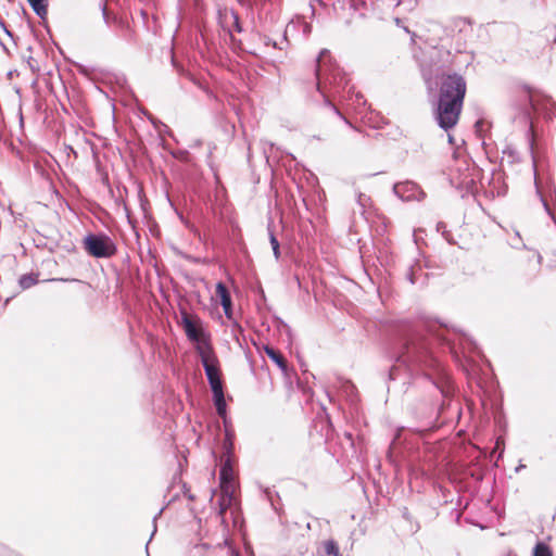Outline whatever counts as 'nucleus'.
Instances as JSON below:
<instances>
[{
	"instance_id": "f257e3e1",
	"label": "nucleus",
	"mask_w": 556,
	"mask_h": 556,
	"mask_svg": "<svg viewBox=\"0 0 556 556\" xmlns=\"http://www.w3.org/2000/svg\"><path fill=\"white\" fill-rule=\"evenodd\" d=\"M438 85L434 117L440 128L448 131L458 123L467 84L462 75L452 73L443 74Z\"/></svg>"
},
{
	"instance_id": "7ed1b4c3",
	"label": "nucleus",
	"mask_w": 556,
	"mask_h": 556,
	"mask_svg": "<svg viewBox=\"0 0 556 556\" xmlns=\"http://www.w3.org/2000/svg\"><path fill=\"white\" fill-rule=\"evenodd\" d=\"M316 63V88L324 98V104L349 124L338 108L331 102L330 98H340L345 93L346 89L350 87V78L342 68L331 62L327 49H323L319 52Z\"/></svg>"
},
{
	"instance_id": "473e14b6",
	"label": "nucleus",
	"mask_w": 556,
	"mask_h": 556,
	"mask_svg": "<svg viewBox=\"0 0 556 556\" xmlns=\"http://www.w3.org/2000/svg\"><path fill=\"white\" fill-rule=\"evenodd\" d=\"M0 25L2 26V28L5 30V33L9 35V36H12L11 31L8 30L4 22L0 21Z\"/></svg>"
},
{
	"instance_id": "393cba45",
	"label": "nucleus",
	"mask_w": 556,
	"mask_h": 556,
	"mask_svg": "<svg viewBox=\"0 0 556 556\" xmlns=\"http://www.w3.org/2000/svg\"><path fill=\"white\" fill-rule=\"evenodd\" d=\"M421 72H422V77H424L425 81L430 87V81H431V77H432V70L431 68L428 70V68H426V66L421 65Z\"/></svg>"
},
{
	"instance_id": "f8f14e48",
	"label": "nucleus",
	"mask_w": 556,
	"mask_h": 556,
	"mask_svg": "<svg viewBox=\"0 0 556 556\" xmlns=\"http://www.w3.org/2000/svg\"><path fill=\"white\" fill-rule=\"evenodd\" d=\"M296 28L302 30L304 37L309 36V34L312 33V25L309 23H307L304 18L296 16L295 18H292L286 26V29L283 33L285 40H287V35L291 30L296 29Z\"/></svg>"
},
{
	"instance_id": "39448f33",
	"label": "nucleus",
	"mask_w": 556,
	"mask_h": 556,
	"mask_svg": "<svg viewBox=\"0 0 556 556\" xmlns=\"http://www.w3.org/2000/svg\"><path fill=\"white\" fill-rule=\"evenodd\" d=\"M201 362L212 392L224 390L216 356L214 354L201 352Z\"/></svg>"
},
{
	"instance_id": "b1692460",
	"label": "nucleus",
	"mask_w": 556,
	"mask_h": 556,
	"mask_svg": "<svg viewBox=\"0 0 556 556\" xmlns=\"http://www.w3.org/2000/svg\"><path fill=\"white\" fill-rule=\"evenodd\" d=\"M405 5V9L407 11H413L417 5V0H399L395 4V7Z\"/></svg>"
},
{
	"instance_id": "4be33fe9",
	"label": "nucleus",
	"mask_w": 556,
	"mask_h": 556,
	"mask_svg": "<svg viewBox=\"0 0 556 556\" xmlns=\"http://www.w3.org/2000/svg\"><path fill=\"white\" fill-rule=\"evenodd\" d=\"M356 203L358 204V206L361 207V214H364L365 213V210L370 206L371 204V200L368 195H366L365 193H362V192H358L356 194Z\"/></svg>"
},
{
	"instance_id": "9d476101",
	"label": "nucleus",
	"mask_w": 556,
	"mask_h": 556,
	"mask_svg": "<svg viewBox=\"0 0 556 556\" xmlns=\"http://www.w3.org/2000/svg\"><path fill=\"white\" fill-rule=\"evenodd\" d=\"M340 98L346 101L348 105H351L358 113H363L366 108L367 101L364 96L354 90V87H349Z\"/></svg>"
},
{
	"instance_id": "f3484780",
	"label": "nucleus",
	"mask_w": 556,
	"mask_h": 556,
	"mask_svg": "<svg viewBox=\"0 0 556 556\" xmlns=\"http://www.w3.org/2000/svg\"><path fill=\"white\" fill-rule=\"evenodd\" d=\"M265 353L267 354V356L274 362L277 364V366L281 369V370H286L287 369V362L285 359V357L278 352L276 351L275 349L273 348H269V346H265Z\"/></svg>"
},
{
	"instance_id": "c756f323",
	"label": "nucleus",
	"mask_w": 556,
	"mask_h": 556,
	"mask_svg": "<svg viewBox=\"0 0 556 556\" xmlns=\"http://www.w3.org/2000/svg\"><path fill=\"white\" fill-rule=\"evenodd\" d=\"M437 229H438V231H441V232H442V235L445 237V239H446L448 242H451V240H450V239H448V237L446 236V226H445V224H444V223H442V222L438 223V225H437Z\"/></svg>"
},
{
	"instance_id": "4c0bfd02",
	"label": "nucleus",
	"mask_w": 556,
	"mask_h": 556,
	"mask_svg": "<svg viewBox=\"0 0 556 556\" xmlns=\"http://www.w3.org/2000/svg\"><path fill=\"white\" fill-rule=\"evenodd\" d=\"M394 22H395V24H396L397 26H400L402 21H401V18L396 17V18L394 20Z\"/></svg>"
},
{
	"instance_id": "412c9836",
	"label": "nucleus",
	"mask_w": 556,
	"mask_h": 556,
	"mask_svg": "<svg viewBox=\"0 0 556 556\" xmlns=\"http://www.w3.org/2000/svg\"><path fill=\"white\" fill-rule=\"evenodd\" d=\"M533 556H552V551L547 544L539 542L533 548Z\"/></svg>"
},
{
	"instance_id": "72a5a7b5",
	"label": "nucleus",
	"mask_w": 556,
	"mask_h": 556,
	"mask_svg": "<svg viewBox=\"0 0 556 556\" xmlns=\"http://www.w3.org/2000/svg\"><path fill=\"white\" fill-rule=\"evenodd\" d=\"M447 141L450 144H452V146L454 144V137L450 134L447 135Z\"/></svg>"
},
{
	"instance_id": "7c9ffc66",
	"label": "nucleus",
	"mask_w": 556,
	"mask_h": 556,
	"mask_svg": "<svg viewBox=\"0 0 556 556\" xmlns=\"http://www.w3.org/2000/svg\"><path fill=\"white\" fill-rule=\"evenodd\" d=\"M505 154H508L509 157H511V160H515V151L511 150L510 148H507L505 151H504Z\"/></svg>"
},
{
	"instance_id": "c85d7f7f",
	"label": "nucleus",
	"mask_w": 556,
	"mask_h": 556,
	"mask_svg": "<svg viewBox=\"0 0 556 556\" xmlns=\"http://www.w3.org/2000/svg\"><path fill=\"white\" fill-rule=\"evenodd\" d=\"M101 10H102V16H103L104 23L106 25H110L111 18L109 16V13H108V10H106V4H102L101 5Z\"/></svg>"
},
{
	"instance_id": "20e7f679",
	"label": "nucleus",
	"mask_w": 556,
	"mask_h": 556,
	"mask_svg": "<svg viewBox=\"0 0 556 556\" xmlns=\"http://www.w3.org/2000/svg\"><path fill=\"white\" fill-rule=\"evenodd\" d=\"M85 249L97 258H109L115 255L117 248L114 241L106 235H88L85 240Z\"/></svg>"
},
{
	"instance_id": "a878e982",
	"label": "nucleus",
	"mask_w": 556,
	"mask_h": 556,
	"mask_svg": "<svg viewBox=\"0 0 556 556\" xmlns=\"http://www.w3.org/2000/svg\"><path fill=\"white\" fill-rule=\"evenodd\" d=\"M407 279L412 285H415L418 280L415 268L412 266L406 275Z\"/></svg>"
},
{
	"instance_id": "2eb2a0df",
	"label": "nucleus",
	"mask_w": 556,
	"mask_h": 556,
	"mask_svg": "<svg viewBox=\"0 0 556 556\" xmlns=\"http://www.w3.org/2000/svg\"><path fill=\"white\" fill-rule=\"evenodd\" d=\"M214 405L219 417L224 418L227 412L224 390L213 392Z\"/></svg>"
},
{
	"instance_id": "a19ab883",
	"label": "nucleus",
	"mask_w": 556,
	"mask_h": 556,
	"mask_svg": "<svg viewBox=\"0 0 556 556\" xmlns=\"http://www.w3.org/2000/svg\"><path fill=\"white\" fill-rule=\"evenodd\" d=\"M188 498L192 501L194 500V496L192 494H188Z\"/></svg>"
},
{
	"instance_id": "a211bd4d",
	"label": "nucleus",
	"mask_w": 556,
	"mask_h": 556,
	"mask_svg": "<svg viewBox=\"0 0 556 556\" xmlns=\"http://www.w3.org/2000/svg\"><path fill=\"white\" fill-rule=\"evenodd\" d=\"M451 184L455 186L458 189L469 191L471 190L472 186L475 185V179L471 175L466 174L464 177L459 180H455L454 178L451 179Z\"/></svg>"
},
{
	"instance_id": "c9c22d12",
	"label": "nucleus",
	"mask_w": 556,
	"mask_h": 556,
	"mask_svg": "<svg viewBox=\"0 0 556 556\" xmlns=\"http://www.w3.org/2000/svg\"><path fill=\"white\" fill-rule=\"evenodd\" d=\"M541 201H542V203H543V205H544V208H545V210L547 211V213L549 214V208H548L547 203L544 201V199H543V198H541Z\"/></svg>"
},
{
	"instance_id": "f704fd0d",
	"label": "nucleus",
	"mask_w": 556,
	"mask_h": 556,
	"mask_svg": "<svg viewBox=\"0 0 556 556\" xmlns=\"http://www.w3.org/2000/svg\"><path fill=\"white\" fill-rule=\"evenodd\" d=\"M433 384L440 390V392L445 395V390L443 389V387H440L437 384V382L433 381Z\"/></svg>"
},
{
	"instance_id": "58836bf2",
	"label": "nucleus",
	"mask_w": 556,
	"mask_h": 556,
	"mask_svg": "<svg viewBox=\"0 0 556 556\" xmlns=\"http://www.w3.org/2000/svg\"><path fill=\"white\" fill-rule=\"evenodd\" d=\"M525 468V465H519L517 468H516V471L518 472L520 469Z\"/></svg>"
},
{
	"instance_id": "1a4fd4ad",
	"label": "nucleus",
	"mask_w": 556,
	"mask_h": 556,
	"mask_svg": "<svg viewBox=\"0 0 556 556\" xmlns=\"http://www.w3.org/2000/svg\"><path fill=\"white\" fill-rule=\"evenodd\" d=\"M427 31L426 42L432 48H437L440 41L452 36V29L438 22H431Z\"/></svg>"
},
{
	"instance_id": "0eeeda50",
	"label": "nucleus",
	"mask_w": 556,
	"mask_h": 556,
	"mask_svg": "<svg viewBox=\"0 0 556 556\" xmlns=\"http://www.w3.org/2000/svg\"><path fill=\"white\" fill-rule=\"evenodd\" d=\"M529 102L534 112H542L548 117H556V102L551 97L530 92Z\"/></svg>"
},
{
	"instance_id": "e433bc0d",
	"label": "nucleus",
	"mask_w": 556,
	"mask_h": 556,
	"mask_svg": "<svg viewBox=\"0 0 556 556\" xmlns=\"http://www.w3.org/2000/svg\"><path fill=\"white\" fill-rule=\"evenodd\" d=\"M266 45H267V46H268V45H271V46H273V47H275V48L277 47L276 41H271L270 39H268V40L266 41Z\"/></svg>"
},
{
	"instance_id": "6ab92c4d",
	"label": "nucleus",
	"mask_w": 556,
	"mask_h": 556,
	"mask_svg": "<svg viewBox=\"0 0 556 556\" xmlns=\"http://www.w3.org/2000/svg\"><path fill=\"white\" fill-rule=\"evenodd\" d=\"M38 282V275L25 274L21 276L18 285L22 289H29Z\"/></svg>"
},
{
	"instance_id": "aec40b11",
	"label": "nucleus",
	"mask_w": 556,
	"mask_h": 556,
	"mask_svg": "<svg viewBox=\"0 0 556 556\" xmlns=\"http://www.w3.org/2000/svg\"><path fill=\"white\" fill-rule=\"evenodd\" d=\"M268 236L275 258L278 261L280 258V244L270 225H268Z\"/></svg>"
},
{
	"instance_id": "79ce46f5",
	"label": "nucleus",
	"mask_w": 556,
	"mask_h": 556,
	"mask_svg": "<svg viewBox=\"0 0 556 556\" xmlns=\"http://www.w3.org/2000/svg\"><path fill=\"white\" fill-rule=\"evenodd\" d=\"M541 260H542L541 254H538V261H539V263H541Z\"/></svg>"
},
{
	"instance_id": "423d86ee",
	"label": "nucleus",
	"mask_w": 556,
	"mask_h": 556,
	"mask_svg": "<svg viewBox=\"0 0 556 556\" xmlns=\"http://www.w3.org/2000/svg\"><path fill=\"white\" fill-rule=\"evenodd\" d=\"M393 192L403 201H421L426 197L421 188L416 182L409 180L395 184Z\"/></svg>"
},
{
	"instance_id": "4468645a",
	"label": "nucleus",
	"mask_w": 556,
	"mask_h": 556,
	"mask_svg": "<svg viewBox=\"0 0 556 556\" xmlns=\"http://www.w3.org/2000/svg\"><path fill=\"white\" fill-rule=\"evenodd\" d=\"M225 491L226 490H220L222 494H220V497H219V500L217 502L218 514L220 516H224V514L227 511V509L231 505L235 489H230V492H228V493H226Z\"/></svg>"
},
{
	"instance_id": "dca6fc26",
	"label": "nucleus",
	"mask_w": 556,
	"mask_h": 556,
	"mask_svg": "<svg viewBox=\"0 0 556 556\" xmlns=\"http://www.w3.org/2000/svg\"><path fill=\"white\" fill-rule=\"evenodd\" d=\"M28 4L31 7L36 15L42 20L47 17L48 8L47 0H27Z\"/></svg>"
},
{
	"instance_id": "2f4dec72",
	"label": "nucleus",
	"mask_w": 556,
	"mask_h": 556,
	"mask_svg": "<svg viewBox=\"0 0 556 556\" xmlns=\"http://www.w3.org/2000/svg\"><path fill=\"white\" fill-rule=\"evenodd\" d=\"M466 21L464 18H457L454 21L455 26H459L460 24H464Z\"/></svg>"
},
{
	"instance_id": "ddd939ff",
	"label": "nucleus",
	"mask_w": 556,
	"mask_h": 556,
	"mask_svg": "<svg viewBox=\"0 0 556 556\" xmlns=\"http://www.w3.org/2000/svg\"><path fill=\"white\" fill-rule=\"evenodd\" d=\"M181 319L186 336L192 341H198L200 338V333L194 323L189 318V316L186 313L182 314Z\"/></svg>"
},
{
	"instance_id": "f03ea898",
	"label": "nucleus",
	"mask_w": 556,
	"mask_h": 556,
	"mask_svg": "<svg viewBox=\"0 0 556 556\" xmlns=\"http://www.w3.org/2000/svg\"><path fill=\"white\" fill-rule=\"evenodd\" d=\"M427 369H435L439 372V363L430 351L428 340L417 332H412L403 341L401 353L390 369V379H397L402 370L407 375L425 371V376L432 379Z\"/></svg>"
},
{
	"instance_id": "cd10ccee",
	"label": "nucleus",
	"mask_w": 556,
	"mask_h": 556,
	"mask_svg": "<svg viewBox=\"0 0 556 556\" xmlns=\"http://www.w3.org/2000/svg\"><path fill=\"white\" fill-rule=\"evenodd\" d=\"M162 513H163V508H161L159 510V513L153 517V520H152V522H153V531L151 533L150 540H152L153 535L155 534V532L157 530V528H156V520L161 516Z\"/></svg>"
},
{
	"instance_id": "ea45409f",
	"label": "nucleus",
	"mask_w": 556,
	"mask_h": 556,
	"mask_svg": "<svg viewBox=\"0 0 556 556\" xmlns=\"http://www.w3.org/2000/svg\"><path fill=\"white\" fill-rule=\"evenodd\" d=\"M530 150H533V140L530 141Z\"/></svg>"
},
{
	"instance_id": "6e6552de",
	"label": "nucleus",
	"mask_w": 556,
	"mask_h": 556,
	"mask_svg": "<svg viewBox=\"0 0 556 556\" xmlns=\"http://www.w3.org/2000/svg\"><path fill=\"white\" fill-rule=\"evenodd\" d=\"M231 443H229L227 447V455L223 459L220 470H219V481H220V490H226L225 492H230V489H233V468H232V459H231Z\"/></svg>"
},
{
	"instance_id": "bb28decb",
	"label": "nucleus",
	"mask_w": 556,
	"mask_h": 556,
	"mask_svg": "<svg viewBox=\"0 0 556 556\" xmlns=\"http://www.w3.org/2000/svg\"><path fill=\"white\" fill-rule=\"evenodd\" d=\"M231 16L233 18V27H235V29L238 33H241L242 28H241V25H240V22H239V15L237 13H235V12H231Z\"/></svg>"
},
{
	"instance_id": "5701e85b",
	"label": "nucleus",
	"mask_w": 556,
	"mask_h": 556,
	"mask_svg": "<svg viewBox=\"0 0 556 556\" xmlns=\"http://www.w3.org/2000/svg\"><path fill=\"white\" fill-rule=\"evenodd\" d=\"M325 552L328 555L341 556V554L339 552V546L333 540H329L325 543Z\"/></svg>"
},
{
	"instance_id": "9b49d317",
	"label": "nucleus",
	"mask_w": 556,
	"mask_h": 556,
	"mask_svg": "<svg viewBox=\"0 0 556 556\" xmlns=\"http://www.w3.org/2000/svg\"><path fill=\"white\" fill-rule=\"evenodd\" d=\"M216 295L219 298L220 305L224 309L225 316L228 319L232 318V301L230 292L224 282L219 281L216 283Z\"/></svg>"
}]
</instances>
